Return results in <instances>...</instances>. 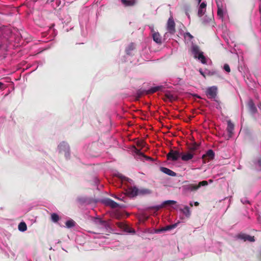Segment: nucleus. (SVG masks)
<instances>
[{
	"mask_svg": "<svg viewBox=\"0 0 261 261\" xmlns=\"http://www.w3.org/2000/svg\"><path fill=\"white\" fill-rule=\"evenodd\" d=\"M199 146V144L196 142L192 143L189 148L190 151L193 153V152L198 149Z\"/></svg>",
	"mask_w": 261,
	"mask_h": 261,
	"instance_id": "obj_20",
	"label": "nucleus"
},
{
	"mask_svg": "<svg viewBox=\"0 0 261 261\" xmlns=\"http://www.w3.org/2000/svg\"><path fill=\"white\" fill-rule=\"evenodd\" d=\"M186 35L190 39H192L193 38V36L190 33H187Z\"/></svg>",
	"mask_w": 261,
	"mask_h": 261,
	"instance_id": "obj_36",
	"label": "nucleus"
},
{
	"mask_svg": "<svg viewBox=\"0 0 261 261\" xmlns=\"http://www.w3.org/2000/svg\"><path fill=\"white\" fill-rule=\"evenodd\" d=\"M192 51L195 58H197L198 56H199V54L202 53V52L200 51L199 47L196 45L192 47Z\"/></svg>",
	"mask_w": 261,
	"mask_h": 261,
	"instance_id": "obj_17",
	"label": "nucleus"
},
{
	"mask_svg": "<svg viewBox=\"0 0 261 261\" xmlns=\"http://www.w3.org/2000/svg\"><path fill=\"white\" fill-rule=\"evenodd\" d=\"M161 89V87L157 86L150 88L148 90L146 91V94L154 93Z\"/></svg>",
	"mask_w": 261,
	"mask_h": 261,
	"instance_id": "obj_19",
	"label": "nucleus"
},
{
	"mask_svg": "<svg viewBox=\"0 0 261 261\" xmlns=\"http://www.w3.org/2000/svg\"><path fill=\"white\" fill-rule=\"evenodd\" d=\"M18 229L21 231H24L27 229V226L25 222H21L18 225Z\"/></svg>",
	"mask_w": 261,
	"mask_h": 261,
	"instance_id": "obj_21",
	"label": "nucleus"
},
{
	"mask_svg": "<svg viewBox=\"0 0 261 261\" xmlns=\"http://www.w3.org/2000/svg\"><path fill=\"white\" fill-rule=\"evenodd\" d=\"M114 198H116V199H118L120 200V199L119 198L117 197V196H114Z\"/></svg>",
	"mask_w": 261,
	"mask_h": 261,
	"instance_id": "obj_41",
	"label": "nucleus"
},
{
	"mask_svg": "<svg viewBox=\"0 0 261 261\" xmlns=\"http://www.w3.org/2000/svg\"><path fill=\"white\" fill-rule=\"evenodd\" d=\"M215 156V153L212 149H209L205 154L202 155V159L204 162H208L210 160H213Z\"/></svg>",
	"mask_w": 261,
	"mask_h": 261,
	"instance_id": "obj_5",
	"label": "nucleus"
},
{
	"mask_svg": "<svg viewBox=\"0 0 261 261\" xmlns=\"http://www.w3.org/2000/svg\"><path fill=\"white\" fill-rule=\"evenodd\" d=\"M4 85V84L3 83L0 82V89H2L3 88Z\"/></svg>",
	"mask_w": 261,
	"mask_h": 261,
	"instance_id": "obj_38",
	"label": "nucleus"
},
{
	"mask_svg": "<svg viewBox=\"0 0 261 261\" xmlns=\"http://www.w3.org/2000/svg\"><path fill=\"white\" fill-rule=\"evenodd\" d=\"M206 4L204 2H202L199 6L198 11V15L199 17H201L204 15L206 10Z\"/></svg>",
	"mask_w": 261,
	"mask_h": 261,
	"instance_id": "obj_7",
	"label": "nucleus"
},
{
	"mask_svg": "<svg viewBox=\"0 0 261 261\" xmlns=\"http://www.w3.org/2000/svg\"><path fill=\"white\" fill-rule=\"evenodd\" d=\"M165 97L170 101H173L175 99V96L170 93H166L165 94Z\"/></svg>",
	"mask_w": 261,
	"mask_h": 261,
	"instance_id": "obj_25",
	"label": "nucleus"
},
{
	"mask_svg": "<svg viewBox=\"0 0 261 261\" xmlns=\"http://www.w3.org/2000/svg\"><path fill=\"white\" fill-rule=\"evenodd\" d=\"M224 69L227 72H230V68L229 67V66L227 64H225L224 65Z\"/></svg>",
	"mask_w": 261,
	"mask_h": 261,
	"instance_id": "obj_31",
	"label": "nucleus"
},
{
	"mask_svg": "<svg viewBox=\"0 0 261 261\" xmlns=\"http://www.w3.org/2000/svg\"><path fill=\"white\" fill-rule=\"evenodd\" d=\"M200 74L204 77H205V75L204 74V72H202L201 70H200Z\"/></svg>",
	"mask_w": 261,
	"mask_h": 261,
	"instance_id": "obj_37",
	"label": "nucleus"
},
{
	"mask_svg": "<svg viewBox=\"0 0 261 261\" xmlns=\"http://www.w3.org/2000/svg\"><path fill=\"white\" fill-rule=\"evenodd\" d=\"M198 3H200L201 2V0H198Z\"/></svg>",
	"mask_w": 261,
	"mask_h": 261,
	"instance_id": "obj_42",
	"label": "nucleus"
},
{
	"mask_svg": "<svg viewBox=\"0 0 261 261\" xmlns=\"http://www.w3.org/2000/svg\"><path fill=\"white\" fill-rule=\"evenodd\" d=\"M139 190L136 187H130L126 191L127 194L130 196L134 197L139 194Z\"/></svg>",
	"mask_w": 261,
	"mask_h": 261,
	"instance_id": "obj_6",
	"label": "nucleus"
},
{
	"mask_svg": "<svg viewBox=\"0 0 261 261\" xmlns=\"http://www.w3.org/2000/svg\"><path fill=\"white\" fill-rule=\"evenodd\" d=\"M143 144H144V142H142L141 143H138L137 145L140 146H143Z\"/></svg>",
	"mask_w": 261,
	"mask_h": 261,
	"instance_id": "obj_39",
	"label": "nucleus"
},
{
	"mask_svg": "<svg viewBox=\"0 0 261 261\" xmlns=\"http://www.w3.org/2000/svg\"><path fill=\"white\" fill-rule=\"evenodd\" d=\"M217 6L218 8L217 15L218 16H219L220 18H222L223 17V10L222 5L221 4L217 3Z\"/></svg>",
	"mask_w": 261,
	"mask_h": 261,
	"instance_id": "obj_16",
	"label": "nucleus"
},
{
	"mask_svg": "<svg viewBox=\"0 0 261 261\" xmlns=\"http://www.w3.org/2000/svg\"><path fill=\"white\" fill-rule=\"evenodd\" d=\"M167 30L171 34H174L176 32L175 23L172 16H170L167 23Z\"/></svg>",
	"mask_w": 261,
	"mask_h": 261,
	"instance_id": "obj_2",
	"label": "nucleus"
},
{
	"mask_svg": "<svg viewBox=\"0 0 261 261\" xmlns=\"http://www.w3.org/2000/svg\"><path fill=\"white\" fill-rule=\"evenodd\" d=\"M182 188L186 191H195L198 190L197 185L194 184L186 185L183 186Z\"/></svg>",
	"mask_w": 261,
	"mask_h": 261,
	"instance_id": "obj_8",
	"label": "nucleus"
},
{
	"mask_svg": "<svg viewBox=\"0 0 261 261\" xmlns=\"http://www.w3.org/2000/svg\"><path fill=\"white\" fill-rule=\"evenodd\" d=\"M237 237L238 239L243 240L244 242L248 241L250 242H253L255 241V237L254 236H251L244 233H240L238 234Z\"/></svg>",
	"mask_w": 261,
	"mask_h": 261,
	"instance_id": "obj_4",
	"label": "nucleus"
},
{
	"mask_svg": "<svg viewBox=\"0 0 261 261\" xmlns=\"http://www.w3.org/2000/svg\"><path fill=\"white\" fill-rule=\"evenodd\" d=\"M160 170L162 172L171 176H175L176 175V173L175 172L166 167H161Z\"/></svg>",
	"mask_w": 261,
	"mask_h": 261,
	"instance_id": "obj_12",
	"label": "nucleus"
},
{
	"mask_svg": "<svg viewBox=\"0 0 261 261\" xmlns=\"http://www.w3.org/2000/svg\"><path fill=\"white\" fill-rule=\"evenodd\" d=\"M234 129V124L231 122L230 120L227 121V131L228 133L229 137H231L233 134Z\"/></svg>",
	"mask_w": 261,
	"mask_h": 261,
	"instance_id": "obj_14",
	"label": "nucleus"
},
{
	"mask_svg": "<svg viewBox=\"0 0 261 261\" xmlns=\"http://www.w3.org/2000/svg\"><path fill=\"white\" fill-rule=\"evenodd\" d=\"M122 225V224H119V226H120H120H121V225Z\"/></svg>",
	"mask_w": 261,
	"mask_h": 261,
	"instance_id": "obj_44",
	"label": "nucleus"
},
{
	"mask_svg": "<svg viewBox=\"0 0 261 261\" xmlns=\"http://www.w3.org/2000/svg\"><path fill=\"white\" fill-rule=\"evenodd\" d=\"M208 185V182L206 180H202L201 181H200L198 185H197V186L198 187V189L200 188L202 186H205Z\"/></svg>",
	"mask_w": 261,
	"mask_h": 261,
	"instance_id": "obj_26",
	"label": "nucleus"
},
{
	"mask_svg": "<svg viewBox=\"0 0 261 261\" xmlns=\"http://www.w3.org/2000/svg\"><path fill=\"white\" fill-rule=\"evenodd\" d=\"M165 229V227H162L161 229H159L156 230L155 232L156 233H159V232H162L166 231V230Z\"/></svg>",
	"mask_w": 261,
	"mask_h": 261,
	"instance_id": "obj_34",
	"label": "nucleus"
},
{
	"mask_svg": "<svg viewBox=\"0 0 261 261\" xmlns=\"http://www.w3.org/2000/svg\"><path fill=\"white\" fill-rule=\"evenodd\" d=\"M193 153L190 152L187 153V154H182L181 155V159L184 161H188L191 160L193 158Z\"/></svg>",
	"mask_w": 261,
	"mask_h": 261,
	"instance_id": "obj_15",
	"label": "nucleus"
},
{
	"mask_svg": "<svg viewBox=\"0 0 261 261\" xmlns=\"http://www.w3.org/2000/svg\"><path fill=\"white\" fill-rule=\"evenodd\" d=\"M105 203L113 208H117L119 206V204L117 202L110 198L105 200Z\"/></svg>",
	"mask_w": 261,
	"mask_h": 261,
	"instance_id": "obj_13",
	"label": "nucleus"
},
{
	"mask_svg": "<svg viewBox=\"0 0 261 261\" xmlns=\"http://www.w3.org/2000/svg\"><path fill=\"white\" fill-rule=\"evenodd\" d=\"M137 153L139 154V155H142L143 157L146 158L147 160H151V161L152 160L151 158L147 156H146L143 153L141 152V151L140 150H137Z\"/></svg>",
	"mask_w": 261,
	"mask_h": 261,
	"instance_id": "obj_29",
	"label": "nucleus"
},
{
	"mask_svg": "<svg viewBox=\"0 0 261 261\" xmlns=\"http://www.w3.org/2000/svg\"><path fill=\"white\" fill-rule=\"evenodd\" d=\"M181 153L179 151L171 149L167 154V158L168 160L175 161L181 156Z\"/></svg>",
	"mask_w": 261,
	"mask_h": 261,
	"instance_id": "obj_1",
	"label": "nucleus"
},
{
	"mask_svg": "<svg viewBox=\"0 0 261 261\" xmlns=\"http://www.w3.org/2000/svg\"><path fill=\"white\" fill-rule=\"evenodd\" d=\"M146 91H144V90H139L137 91V95H138V97H141L144 93H146Z\"/></svg>",
	"mask_w": 261,
	"mask_h": 261,
	"instance_id": "obj_32",
	"label": "nucleus"
},
{
	"mask_svg": "<svg viewBox=\"0 0 261 261\" xmlns=\"http://www.w3.org/2000/svg\"><path fill=\"white\" fill-rule=\"evenodd\" d=\"M250 109L252 110V112H253V113L257 111V109H256V107L254 106V105L253 103L250 105Z\"/></svg>",
	"mask_w": 261,
	"mask_h": 261,
	"instance_id": "obj_33",
	"label": "nucleus"
},
{
	"mask_svg": "<svg viewBox=\"0 0 261 261\" xmlns=\"http://www.w3.org/2000/svg\"><path fill=\"white\" fill-rule=\"evenodd\" d=\"M190 205H191V206H193V204H192V203H190Z\"/></svg>",
	"mask_w": 261,
	"mask_h": 261,
	"instance_id": "obj_43",
	"label": "nucleus"
},
{
	"mask_svg": "<svg viewBox=\"0 0 261 261\" xmlns=\"http://www.w3.org/2000/svg\"><path fill=\"white\" fill-rule=\"evenodd\" d=\"M139 193L143 194H150V193H151V191L149 189H146L141 190L140 191H139Z\"/></svg>",
	"mask_w": 261,
	"mask_h": 261,
	"instance_id": "obj_30",
	"label": "nucleus"
},
{
	"mask_svg": "<svg viewBox=\"0 0 261 261\" xmlns=\"http://www.w3.org/2000/svg\"><path fill=\"white\" fill-rule=\"evenodd\" d=\"M58 148L60 150V152H68L69 147L67 143L62 142L58 145Z\"/></svg>",
	"mask_w": 261,
	"mask_h": 261,
	"instance_id": "obj_11",
	"label": "nucleus"
},
{
	"mask_svg": "<svg viewBox=\"0 0 261 261\" xmlns=\"http://www.w3.org/2000/svg\"><path fill=\"white\" fill-rule=\"evenodd\" d=\"M199 60H200L202 63L205 64L206 62V59L205 57L203 55L202 53L199 54V56L197 57Z\"/></svg>",
	"mask_w": 261,
	"mask_h": 261,
	"instance_id": "obj_24",
	"label": "nucleus"
},
{
	"mask_svg": "<svg viewBox=\"0 0 261 261\" xmlns=\"http://www.w3.org/2000/svg\"><path fill=\"white\" fill-rule=\"evenodd\" d=\"M180 211L183 213L187 217H189L191 215V212L189 207L186 205L183 209H180Z\"/></svg>",
	"mask_w": 261,
	"mask_h": 261,
	"instance_id": "obj_18",
	"label": "nucleus"
},
{
	"mask_svg": "<svg viewBox=\"0 0 261 261\" xmlns=\"http://www.w3.org/2000/svg\"><path fill=\"white\" fill-rule=\"evenodd\" d=\"M121 2L126 6H132L133 5V3L130 1L121 0Z\"/></svg>",
	"mask_w": 261,
	"mask_h": 261,
	"instance_id": "obj_27",
	"label": "nucleus"
},
{
	"mask_svg": "<svg viewBox=\"0 0 261 261\" xmlns=\"http://www.w3.org/2000/svg\"><path fill=\"white\" fill-rule=\"evenodd\" d=\"M176 203V201H174V200H167V201H165L163 202V204H162L161 205H157V206H153V207H152V208L155 210L156 211H158L160 208H162L165 205H167V204H174Z\"/></svg>",
	"mask_w": 261,
	"mask_h": 261,
	"instance_id": "obj_10",
	"label": "nucleus"
},
{
	"mask_svg": "<svg viewBox=\"0 0 261 261\" xmlns=\"http://www.w3.org/2000/svg\"><path fill=\"white\" fill-rule=\"evenodd\" d=\"M75 222L72 219L68 220L66 222V226L67 228H71L75 226Z\"/></svg>",
	"mask_w": 261,
	"mask_h": 261,
	"instance_id": "obj_22",
	"label": "nucleus"
},
{
	"mask_svg": "<svg viewBox=\"0 0 261 261\" xmlns=\"http://www.w3.org/2000/svg\"><path fill=\"white\" fill-rule=\"evenodd\" d=\"M152 38L154 42H155L156 43L161 44L162 43V37L159 34V32H155L154 31H152Z\"/></svg>",
	"mask_w": 261,
	"mask_h": 261,
	"instance_id": "obj_9",
	"label": "nucleus"
},
{
	"mask_svg": "<svg viewBox=\"0 0 261 261\" xmlns=\"http://www.w3.org/2000/svg\"><path fill=\"white\" fill-rule=\"evenodd\" d=\"M98 221H99L100 224H101V225L105 226L107 224L106 221H102L100 219H98Z\"/></svg>",
	"mask_w": 261,
	"mask_h": 261,
	"instance_id": "obj_35",
	"label": "nucleus"
},
{
	"mask_svg": "<svg viewBox=\"0 0 261 261\" xmlns=\"http://www.w3.org/2000/svg\"><path fill=\"white\" fill-rule=\"evenodd\" d=\"M177 226V224H172V225H167L166 226H165V230L166 231H167V230H170L173 228H174L176 227Z\"/></svg>",
	"mask_w": 261,
	"mask_h": 261,
	"instance_id": "obj_28",
	"label": "nucleus"
},
{
	"mask_svg": "<svg viewBox=\"0 0 261 261\" xmlns=\"http://www.w3.org/2000/svg\"><path fill=\"white\" fill-rule=\"evenodd\" d=\"M51 219L53 222H57L59 220L60 218L58 215H57V214L53 213L51 215Z\"/></svg>",
	"mask_w": 261,
	"mask_h": 261,
	"instance_id": "obj_23",
	"label": "nucleus"
},
{
	"mask_svg": "<svg viewBox=\"0 0 261 261\" xmlns=\"http://www.w3.org/2000/svg\"><path fill=\"white\" fill-rule=\"evenodd\" d=\"M194 204H195V206H198V205H199V202H195L194 203Z\"/></svg>",
	"mask_w": 261,
	"mask_h": 261,
	"instance_id": "obj_40",
	"label": "nucleus"
},
{
	"mask_svg": "<svg viewBox=\"0 0 261 261\" xmlns=\"http://www.w3.org/2000/svg\"><path fill=\"white\" fill-rule=\"evenodd\" d=\"M217 87L212 86L208 88L206 91V94L210 98H215L217 94Z\"/></svg>",
	"mask_w": 261,
	"mask_h": 261,
	"instance_id": "obj_3",
	"label": "nucleus"
}]
</instances>
